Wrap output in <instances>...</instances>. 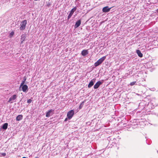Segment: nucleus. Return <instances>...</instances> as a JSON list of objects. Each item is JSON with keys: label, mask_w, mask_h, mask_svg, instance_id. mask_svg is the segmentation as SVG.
Masks as SVG:
<instances>
[{"label": "nucleus", "mask_w": 158, "mask_h": 158, "mask_svg": "<svg viewBox=\"0 0 158 158\" xmlns=\"http://www.w3.org/2000/svg\"><path fill=\"white\" fill-rule=\"evenodd\" d=\"M74 112L73 110H71L68 111L67 114V117L69 119H71L74 114Z\"/></svg>", "instance_id": "f257e3e1"}, {"label": "nucleus", "mask_w": 158, "mask_h": 158, "mask_svg": "<svg viewBox=\"0 0 158 158\" xmlns=\"http://www.w3.org/2000/svg\"><path fill=\"white\" fill-rule=\"evenodd\" d=\"M27 23L26 20H23L20 24L21 26L20 27V29L21 30H24L26 27V26Z\"/></svg>", "instance_id": "f03ea898"}, {"label": "nucleus", "mask_w": 158, "mask_h": 158, "mask_svg": "<svg viewBox=\"0 0 158 158\" xmlns=\"http://www.w3.org/2000/svg\"><path fill=\"white\" fill-rule=\"evenodd\" d=\"M77 9V8L76 7H75L73 8L70 11L68 17V19L69 20L70 18H71L73 15V14L74 11H75Z\"/></svg>", "instance_id": "7ed1b4c3"}, {"label": "nucleus", "mask_w": 158, "mask_h": 158, "mask_svg": "<svg viewBox=\"0 0 158 158\" xmlns=\"http://www.w3.org/2000/svg\"><path fill=\"white\" fill-rule=\"evenodd\" d=\"M54 111V110L51 109L47 112L46 114V117H49L50 116L52 115L53 114Z\"/></svg>", "instance_id": "20e7f679"}, {"label": "nucleus", "mask_w": 158, "mask_h": 158, "mask_svg": "<svg viewBox=\"0 0 158 158\" xmlns=\"http://www.w3.org/2000/svg\"><path fill=\"white\" fill-rule=\"evenodd\" d=\"M111 7L109 8L108 6L104 7L102 9V11L103 12H107L110 11Z\"/></svg>", "instance_id": "39448f33"}, {"label": "nucleus", "mask_w": 158, "mask_h": 158, "mask_svg": "<svg viewBox=\"0 0 158 158\" xmlns=\"http://www.w3.org/2000/svg\"><path fill=\"white\" fill-rule=\"evenodd\" d=\"M81 23V21L80 19L79 20L77 21L75 25V28H77L79 26Z\"/></svg>", "instance_id": "423d86ee"}, {"label": "nucleus", "mask_w": 158, "mask_h": 158, "mask_svg": "<svg viewBox=\"0 0 158 158\" xmlns=\"http://www.w3.org/2000/svg\"><path fill=\"white\" fill-rule=\"evenodd\" d=\"M88 54V50H83L81 52V54L83 56H85Z\"/></svg>", "instance_id": "0eeeda50"}, {"label": "nucleus", "mask_w": 158, "mask_h": 158, "mask_svg": "<svg viewBox=\"0 0 158 158\" xmlns=\"http://www.w3.org/2000/svg\"><path fill=\"white\" fill-rule=\"evenodd\" d=\"M17 96L16 95H14L11 96L9 99L8 102H10L15 100Z\"/></svg>", "instance_id": "6e6552de"}, {"label": "nucleus", "mask_w": 158, "mask_h": 158, "mask_svg": "<svg viewBox=\"0 0 158 158\" xmlns=\"http://www.w3.org/2000/svg\"><path fill=\"white\" fill-rule=\"evenodd\" d=\"M22 90L23 92H26L28 89V86L26 85H25L22 86Z\"/></svg>", "instance_id": "1a4fd4ad"}, {"label": "nucleus", "mask_w": 158, "mask_h": 158, "mask_svg": "<svg viewBox=\"0 0 158 158\" xmlns=\"http://www.w3.org/2000/svg\"><path fill=\"white\" fill-rule=\"evenodd\" d=\"M136 52L140 57H143V54L141 53V51L139 50H136Z\"/></svg>", "instance_id": "9d476101"}, {"label": "nucleus", "mask_w": 158, "mask_h": 158, "mask_svg": "<svg viewBox=\"0 0 158 158\" xmlns=\"http://www.w3.org/2000/svg\"><path fill=\"white\" fill-rule=\"evenodd\" d=\"M23 116L22 115H19L17 116L16 118V120L17 121H20L22 119Z\"/></svg>", "instance_id": "9b49d317"}, {"label": "nucleus", "mask_w": 158, "mask_h": 158, "mask_svg": "<svg viewBox=\"0 0 158 158\" xmlns=\"http://www.w3.org/2000/svg\"><path fill=\"white\" fill-rule=\"evenodd\" d=\"M26 39V36L24 35H23L21 36V44H22L25 40Z\"/></svg>", "instance_id": "f8f14e48"}, {"label": "nucleus", "mask_w": 158, "mask_h": 158, "mask_svg": "<svg viewBox=\"0 0 158 158\" xmlns=\"http://www.w3.org/2000/svg\"><path fill=\"white\" fill-rule=\"evenodd\" d=\"M7 127L8 123H5L2 126V128L4 130H6L7 128Z\"/></svg>", "instance_id": "ddd939ff"}, {"label": "nucleus", "mask_w": 158, "mask_h": 158, "mask_svg": "<svg viewBox=\"0 0 158 158\" xmlns=\"http://www.w3.org/2000/svg\"><path fill=\"white\" fill-rule=\"evenodd\" d=\"M106 56H104L99 59V64H101L106 59Z\"/></svg>", "instance_id": "4468645a"}, {"label": "nucleus", "mask_w": 158, "mask_h": 158, "mask_svg": "<svg viewBox=\"0 0 158 158\" xmlns=\"http://www.w3.org/2000/svg\"><path fill=\"white\" fill-rule=\"evenodd\" d=\"M98 87H99V81H98L94 86V89H97Z\"/></svg>", "instance_id": "2eb2a0df"}, {"label": "nucleus", "mask_w": 158, "mask_h": 158, "mask_svg": "<svg viewBox=\"0 0 158 158\" xmlns=\"http://www.w3.org/2000/svg\"><path fill=\"white\" fill-rule=\"evenodd\" d=\"M94 85V83L92 81H91L89 83L88 85V87L89 88L91 87L93 85Z\"/></svg>", "instance_id": "dca6fc26"}, {"label": "nucleus", "mask_w": 158, "mask_h": 158, "mask_svg": "<svg viewBox=\"0 0 158 158\" xmlns=\"http://www.w3.org/2000/svg\"><path fill=\"white\" fill-rule=\"evenodd\" d=\"M84 102H82L81 103V104H80V105L79 106V109H81L82 108V107L84 105Z\"/></svg>", "instance_id": "f3484780"}, {"label": "nucleus", "mask_w": 158, "mask_h": 158, "mask_svg": "<svg viewBox=\"0 0 158 158\" xmlns=\"http://www.w3.org/2000/svg\"><path fill=\"white\" fill-rule=\"evenodd\" d=\"M25 81H22L21 83L20 84L19 88L21 87L22 85H24V84L25 83Z\"/></svg>", "instance_id": "a211bd4d"}, {"label": "nucleus", "mask_w": 158, "mask_h": 158, "mask_svg": "<svg viewBox=\"0 0 158 158\" xmlns=\"http://www.w3.org/2000/svg\"><path fill=\"white\" fill-rule=\"evenodd\" d=\"M14 32L13 31H12L10 34V38L11 37L14 35Z\"/></svg>", "instance_id": "6ab92c4d"}, {"label": "nucleus", "mask_w": 158, "mask_h": 158, "mask_svg": "<svg viewBox=\"0 0 158 158\" xmlns=\"http://www.w3.org/2000/svg\"><path fill=\"white\" fill-rule=\"evenodd\" d=\"M99 65V60H98L96 63H95V66H97Z\"/></svg>", "instance_id": "aec40b11"}, {"label": "nucleus", "mask_w": 158, "mask_h": 158, "mask_svg": "<svg viewBox=\"0 0 158 158\" xmlns=\"http://www.w3.org/2000/svg\"><path fill=\"white\" fill-rule=\"evenodd\" d=\"M6 155V153H1V156H5Z\"/></svg>", "instance_id": "412c9836"}, {"label": "nucleus", "mask_w": 158, "mask_h": 158, "mask_svg": "<svg viewBox=\"0 0 158 158\" xmlns=\"http://www.w3.org/2000/svg\"><path fill=\"white\" fill-rule=\"evenodd\" d=\"M135 83H136V81L131 82L130 83V85L131 86L135 84Z\"/></svg>", "instance_id": "4be33fe9"}, {"label": "nucleus", "mask_w": 158, "mask_h": 158, "mask_svg": "<svg viewBox=\"0 0 158 158\" xmlns=\"http://www.w3.org/2000/svg\"><path fill=\"white\" fill-rule=\"evenodd\" d=\"M31 101H32V100L31 99H30L27 100V103H31Z\"/></svg>", "instance_id": "5701e85b"}, {"label": "nucleus", "mask_w": 158, "mask_h": 158, "mask_svg": "<svg viewBox=\"0 0 158 158\" xmlns=\"http://www.w3.org/2000/svg\"><path fill=\"white\" fill-rule=\"evenodd\" d=\"M68 118H65V119H64V121H65V122H66V121H67V120H68Z\"/></svg>", "instance_id": "b1692460"}, {"label": "nucleus", "mask_w": 158, "mask_h": 158, "mask_svg": "<svg viewBox=\"0 0 158 158\" xmlns=\"http://www.w3.org/2000/svg\"><path fill=\"white\" fill-rule=\"evenodd\" d=\"M26 80V77H24V80L23 81H25Z\"/></svg>", "instance_id": "393cba45"}, {"label": "nucleus", "mask_w": 158, "mask_h": 158, "mask_svg": "<svg viewBox=\"0 0 158 158\" xmlns=\"http://www.w3.org/2000/svg\"><path fill=\"white\" fill-rule=\"evenodd\" d=\"M101 83L99 81V85H101Z\"/></svg>", "instance_id": "a878e982"}, {"label": "nucleus", "mask_w": 158, "mask_h": 158, "mask_svg": "<svg viewBox=\"0 0 158 158\" xmlns=\"http://www.w3.org/2000/svg\"><path fill=\"white\" fill-rule=\"evenodd\" d=\"M22 158H26L25 157H23Z\"/></svg>", "instance_id": "bb28decb"}, {"label": "nucleus", "mask_w": 158, "mask_h": 158, "mask_svg": "<svg viewBox=\"0 0 158 158\" xmlns=\"http://www.w3.org/2000/svg\"><path fill=\"white\" fill-rule=\"evenodd\" d=\"M157 12H158V9L157 10Z\"/></svg>", "instance_id": "cd10ccee"}]
</instances>
